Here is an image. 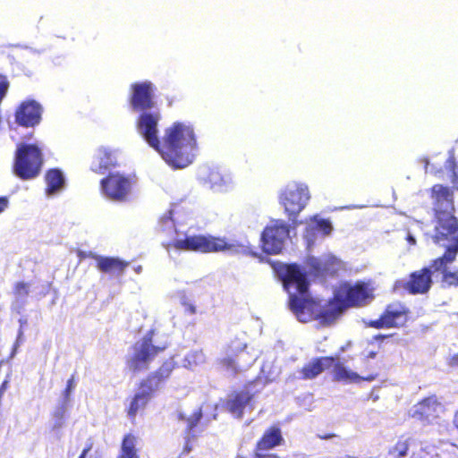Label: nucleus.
I'll return each instance as SVG.
<instances>
[{"mask_svg":"<svg viewBox=\"0 0 458 458\" xmlns=\"http://www.w3.org/2000/svg\"><path fill=\"white\" fill-rule=\"evenodd\" d=\"M158 110L139 114L136 128L145 141L154 148L164 161L174 169H182L194 159L197 140L193 128L181 122H174L165 130L162 140L158 137Z\"/></svg>","mask_w":458,"mask_h":458,"instance_id":"nucleus-1","label":"nucleus"},{"mask_svg":"<svg viewBox=\"0 0 458 458\" xmlns=\"http://www.w3.org/2000/svg\"><path fill=\"white\" fill-rule=\"evenodd\" d=\"M434 212V233L432 240L458 237V218L454 216V188L441 183L429 190Z\"/></svg>","mask_w":458,"mask_h":458,"instance_id":"nucleus-2","label":"nucleus"},{"mask_svg":"<svg viewBox=\"0 0 458 458\" xmlns=\"http://www.w3.org/2000/svg\"><path fill=\"white\" fill-rule=\"evenodd\" d=\"M174 367V361L165 360L156 370L140 380L139 391L127 398L125 411L131 421H134L136 416L145 410L154 394L168 380Z\"/></svg>","mask_w":458,"mask_h":458,"instance_id":"nucleus-3","label":"nucleus"},{"mask_svg":"<svg viewBox=\"0 0 458 458\" xmlns=\"http://www.w3.org/2000/svg\"><path fill=\"white\" fill-rule=\"evenodd\" d=\"M330 367H333V377L337 382L350 384L361 381L372 382L377 379V375L373 372L366 376H359L358 373L347 369L341 361L333 356H322L311 360L301 368V377L305 380L313 379Z\"/></svg>","mask_w":458,"mask_h":458,"instance_id":"nucleus-4","label":"nucleus"},{"mask_svg":"<svg viewBox=\"0 0 458 458\" xmlns=\"http://www.w3.org/2000/svg\"><path fill=\"white\" fill-rule=\"evenodd\" d=\"M43 164V153L36 144L17 145L12 170L19 179L30 181L37 178L41 173Z\"/></svg>","mask_w":458,"mask_h":458,"instance_id":"nucleus-5","label":"nucleus"},{"mask_svg":"<svg viewBox=\"0 0 458 458\" xmlns=\"http://www.w3.org/2000/svg\"><path fill=\"white\" fill-rule=\"evenodd\" d=\"M165 248L167 250L173 248L178 250L210 253L230 250L234 248V244L225 237L210 234H194L186 236L182 240L168 242L165 244Z\"/></svg>","mask_w":458,"mask_h":458,"instance_id":"nucleus-6","label":"nucleus"},{"mask_svg":"<svg viewBox=\"0 0 458 458\" xmlns=\"http://www.w3.org/2000/svg\"><path fill=\"white\" fill-rule=\"evenodd\" d=\"M276 276L282 282L285 291L299 295L307 294L310 283L307 273L296 263L285 264L280 261H268Z\"/></svg>","mask_w":458,"mask_h":458,"instance_id":"nucleus-7","label":"nucleus"},{"mask_svg":"<svg viewBox=\"0 0 458 458\" xmlns=\"http://www.w3.org/2000/svg\"><path fill=\"white\" fill-rule=\"evenodd\" d=\"M433 242L445 251L442 256L433 259L430 267L434 273L442 275V283L447 286H458V269L449 271L448 266L458 255V237L433 240Z\"/></svg>","mask_w":458,"mask_h":458,"instance_id":"nucleus-8","label":"nucleus"},{"mask_svg":"<svg viewBox=\"0 0 458 458\" xmlns=\"http://www.w3.org/2000/svg\"><path fill=\"white\" fill-rule=\"evenodd\" d=\"M247 348V343L242 339L238 337L232 339L226 345V355L219 359L218 364L233 376L249 369L255 361V358Z\"/></svg>","mask_w":458,"mask_h":458,"instance_id":"nucleus-9","label":"nucleus"},{"mask_svg":"<svg viewBox=\"0 0 458 458\" xmlns=\"http://www.w3.org/2000/svg\"><path fill=\"white\" fill-rule=\"evenodd\" d=\"M310 199L308 186L294 183L287 186L279 196V202L284 207V213L294 226L298 225L296 218L303 210Z\"/></svg>","mask_w":458,"mask_h":458,"instance_id":"nucleus-10","label":"nucleus"},{"mask_svg":"<svg viewBox=\"0 0 458 458\" xmlns=\"http://www.w3.org/2000/svg\"><path fill=\"white\" fill-rule=\"evenodd\" d=\"M133 181L125 174L110 172L100 180L102 195L115 202H124L131 193Z\"/></svg>","mask_w":458,"mask_h":458,"instance_id":"nucleus-11","label":"nucleus"},{"mask_svg":"<svg viewBox=\"0 0 458 458\" xmlns=\"http://www.w3.org/2000/svg\"><path fill=\"white\" fill-rule=\"evenodd\" d=\"M154 330H149L143 336L139 346L134 347L133 354L127 360V367L134 373L146 370L157 355L165 349V346L153 344Z\"/></svg>","mask_w":458,"mask_h":458,"instance_id":"nucleus-12","label":"nucleus"},{"mask_svg":"<svg viewBox=\"0 0 458 458\" xmlns=\"http://www.w3.org/2000/svg\"><path fill=\"white\" fill-rule=\"evenodd\" d=\"M410 313L409 308L404 303L394 301L385 307L377 318L366 322V326L375 329L399 328L405 326Z\"/></svg>","mask_w":458,"mask_h":458,"instance_id":"nucleus-13","label":"nucleus"},{"mask_svg":"<svg viewBox=\"0 0 458 458\" xmlns=\"http://www.w3.org/2000/svg\"><path fill=\"white\" fill-rule=\"evenodd\" d=\"M335 294L345 310L364 307L374 298L373 289L362 281H358L354 284H344Z\"/></svg>","mask_w":458,"mask_h":458,"instance_id":"nucleus-14","label":"nucleus"},{"mask_svg":"<svg viewBox=\"0 0 458 458\" xmlns=\"http://www.w3.org/2000/svg\"><path fill=\"white\" fill-rule=\"evenodd\" d=\"M285 440L279 424L267 427L257 440L251 458H281L271 450L284 445Z\"/></svg>","mask_w":458,"mask_h":458,"instance_id":"nucleus-15","label":"nucleus"},{"mask_svg":"<svg viewBox=\"0 0 458 458\" xmlns=\"http://www.w3.org/2000/svg\"><path fill=\"white\" fill-rule=\"evenodd\" d=\"M289 226L282 220H274L261 233V248L265 253L279 254L284 249V241L289 236Z\"/></svg>","mask_w":458,"mask_h":458,"instance_id":"nucleus-16","label":"nucleus"},{"mask_svg":"<svg viewBox=\"0 0 458 458\" xmlns=\"http://www.w3.org/2000/svg\"><path fill=\"white\" fill-rule=\"evenodd\" d=\"M130 105L134 112H150L156 107L154 88L150 81L135 82L131 85Z\"/></svg>","mask_w":458,"mask_h":458,"instance_id":"nucleus-17","label":"nucleus"},{"mask_svg":"<svg viewBox=\"0 0 458 458\" xmlns=\"http://www.w3.org/2000/svg\"><path fill=\"white\" fill-rule=\"evenodd\" d=\"M289 308L301 322L316 320L318 303L312 298L296 293H290Z\"/></svg>","mask_w":458,"mask_h":458,"instance_id":"nucleus-18","label":"nucleus"},{"mask_svg":"<svg viewBox=\"0 0 458 458\" xmlns=\"http://www.w3.org/2000/svg\"><path fill=\"white\" fill-rule=\"evenodd\" d=\"M43 108L34 99H26L17 107L14 116L15 122L23 127H34L41 121Z\"/></svg>","mask_w":458,"mask_h":458,"instance_id":"nucleus-19","label":"nucleus"},{"mask_svg":"<svg viewBox=\"0 0 458 458\" xmlns=\"http://www.w3.org/2000/svg\"><path fill=\"white\" fill-rule=\"evenodd\" d=\"M251 383H248L241 390L232 392L225 402V410L237 419L242 418L244 409L248 405L252 406L255 393L248 389Z\"/></svg>","mask_w":458,"mask_h":458,"instance_id":"nucleus-20","label":"nucleus"},{"mask_svg":"<svg viewBox=\"0 0 458 458\" xmlns=\"http://www.w3.org/2000/svg\"><path fill=\"white\" fill-rule=\"evenodd\" d=\"M431 267H422L410 274L409 279L404 283L403 288L411 294L427 293L432 285Z\"/></svg>","mask_w":458,"mask_h":458,"instance_id":"nucleus-21","label":"nucleus"},{"mask_svg":"<svg viewBox=\"0 0 458 458\" xmlns=\"http://www.w3.org/2000/svg\"><path fill=\"white\" fill-rule=\"evenodd\" d=\"M441 409L442 404L438 398L436 394H432L423 398L414 405L411 417L429 423L438 418Z\"/></svg>","mask_w":458,"mask_h":458,"instance_id":"nucleus-22","label":"nucleus"},{"mask_svg":"<svg viewBox=\"0 0 458 458\" xmlns=\"http://www.w3.org/2000/svg\"><path fill=\"white\" fill-rule=\"evenodd\" d=\"M344 305L339 300L336 294L327 301L326 304L318 308L316 320L322 327L333 325L345 311Z\"/></svg>","mask_w":458,"mask_h":458,"instance_id":"nucleus-23","label":"nucleus"},{"mask_svg":"<svg viewBox=\"0 0 458 458\" xmlns=\"http://www.w3.org/2000/svg\"><path fill=\"white\" fill-rule=\"evenodd\" d=\"M96 261V267L100 272L117 276L123 275L130 265V262L116 257L97 256Z\"/></svg>","mask_w":458,"mask_h":458,"instance_id":"nucleus-24","label":"nucleus"},{"mask_svg":"<svg viewBox=\"0 0 458 458\" xmlns=\"http://www.w3.org/2000/svg\"><path fill=\"white\" fill-rule=\"evenodd\" d=\"M46 182L45 192L50 196L60 191L65 183V179L62 171L58 168L47 170L44 176Z\"/></svg>","mask_w":458,"mask_h":458,"instance_id":"nucleus-25","label":"nucleus"},{"mask_svg":"<svg viewBox=\"0 0 458 458\" xmlns=\"http://www.w3.org/2000/svg\"><path fill=\"white\" fill-rule=\"evenodd\" d=\"M98 166L93 169L97 174H104L118 165L114 152L106 148H100L98 150Z\"/></svg>","mask_w":458,"mask_h":458,"instance_id":"nucleus-26","label":"nucleus"},{"mask_svg":"<svg viewBox=\"0 0 458 458\" xmlns=\"http://www.w3.org/2000/svg\"><path fill=\"white\" fill-rule=\"evenodd\" d=\"M138 437L132 433L123 435L119 454L116 458H140L136 447Z\"/></svg>","mask_w":458,"mask_h":458,"instance_id":"nucleus-27","label":"nucleus"},{"mask_svg":"<svg viewBox=\"0 0 458 458\" xmlns=\"http://www.w3.org/2000/svg\"><path fill=\"white\" fill-rule=\"evenodd\" d=\"M307 233H315L320 232L324 235H327L332 231V225L327 219H319L317 216L310 218V222L306 228Z\"/></svg>","mask_w":458,"mask_h":458,"instance_id":"nucleus-28","label":"nucleus"},{"mask_svg":"<svg viewBox=\"0 0 458 458\" xmlns=\"http://www.w3.org/2000/svg\"><path fill=\"white\" fill-rule=\"evenodd\" d=\"M410 439L401 437L397 442L388 450L392 458H403L408 454L410 449Z\"/></svg>","mask_w":458,"mask_h":458,"instance_id":"nucleus-29","label":"nucleus"},{"mask_svg":"<svg viewBox=\"0 0 458 458\" xmlns=\"http://www.w3.org/2000/svg\"><path fill=\"white\" fill-rule=\"evenodd\" d=\"M202 410L201 408H198L197 410H195L192 414H191L187 420H186V423H187V427H186V432L189 433V434H192L195 428L197 427V425L199 424V422L200 421V420L202 419Z\"/></svg>","mask_w":458,"mask_h":458,"instance_id":"nucleus-30","label":"nucleus"},{"mask_svg":"<svg viewBox=\"0 0 458 458\" xmlns=\"http://www.w3.org/2000/svg\"><path fill=\"white\" fill-rule=\"evenodd\" d=\"M30 286L29 283L17 282L13 286V294L18 298L27 297L30 293Z\"/></svg>","mask_w":458,"mask_h":458,"instance_id":"nucleus-31","label":"nucleus"},{"mask_svg":"<svg viewBox=\"0 0 458 458\" xmlns=\"http://www.w3.org/2000/svg\"><path fill=\"white\" fill-rule=\"evenodd\" d=\"M208 180L212 187L216 185H222L225 182L224 177L216 171H210L208 176Z\"/></svg>","mask_w":458,"mask_h":458,"instance_id":"nucleus-32","label":"nucleus"},{"mask_svg":"<svg viewBox=\"0 0 458 458\" xmlns=\"http://www.w3.org/2000/svg\"><path fill=\"white\" fill-rule=\"evenodd\" d=\"M75 387L74 376L72 375L66 383V386L63 391V397L65 403L69 402L70 394Z\"/></svg>","mask_w":458,"mask_h":458,"instance_id":"nucleus-33","label":"nucleus"},{"mask_svg":"<svg viewBox=\"0 0 458 458\" xmlns=\"http://www.w3.org/2000/svg\"><path fill=\"white\" fill-rule=\"evenodd\" d=\"M363 365L365 367V370H364L365 374L363 376H366L367 374L373 372L377 375V377H378V373L377 372L376 366L371 365L369 361L368 364L363 363Z\"/></svg>","mask_w":458,"mask_h":458,"instance_id":"nucleus-34","label":"nucleus"},{"mask_svg":"<svg viewBox=\"0 0 458 458\" xmlns=\"http://www.w3.org/2000/svg\"><path fill=\"white\" fill-rule=\"evenodd\" d=\"M93 448V443H89L84 448L83 450L81 451V454L79 455L78 458H86L88 454L91 451V449Z\"/></svg>","mask_w":458,"mask_h":458,"instance_id":"nucleus-35","label":"nucleus"},{"mask_svg":"<svg viewBox=\"0 0 458 458\" xmlns=\"http://www.w3.org/2000/svg\"><path fill=\"white\" fill-rule=\"evenodd\" d=\"M448 365L452 368H458V352L450 357Z\"/></svg>","mask_w":458,"mask_h":458,"instance_id":"nucleus-36","label":"nucleus"},{"mask_svg":"<svg viewBox=\"0 0 458 458\" xmlns=\"http://www.w3.org/2000/svg\"><path fill=\"white\" fill-rule=\"evenodd\" d=\"M393 335H394V334H389V335H381V334H379V335H377L374 336V340L378 342V343H381L385 339H386L388 337H391Z\"/></svg>","mask_w":458,"mask_h":458,"instance_id":"nucleus-37","label":"nucleus"},{"mask_svg":"<svg viewBox=\"0 0 458 458\" xmlns=\"http://www.w3.org/2000/svg\"><path fill=\"white\" fill-rule=\"evenodd\" d=\"M337 436L334 433H328V434H318V437L323 440H327L330 438L336 437Z\"/></svg>","mask_w":458,"mask_h":458,"instance_id":"nucleus-38","label":"nucleus"},{"mask_svg":"<svg viewBox=\"0 0 458 458\" xmlns=\"http://www.w3.org/2000/svg\"><path fill=\"white\" fill-rule=\"evenodd\" d=\"M377 356V352H370L363 360H362V363H366L368 364L369 361V359H375Z\"/></svg>","mask_w":458,"mask_h":458,"instance_id":"nucleus-39","label":"nucleus"},{"mask_svg":"<svg viewBox=\"0 0 458 458\" xmlns=\"http://www.w3.org/2000/svg\"><path fill=\"white\" fill-rule=\"evenodd\" d=\"M7 203L5 198H0V213L7 207Z\"/></svg>","mask_w":458,"mask_h":458,"instance_id":"nucleus-40","label":"nucleus"},{"mask_svg":"<svg viewBox=\"0 0 458 458\" xmlns=\"http://www.w3.org/2000/svg\"><path fill=\"white\" fill-rule=\"evenodd\" d=\"M407 241L411 243V244H415L416 243V241L414 239V237L411 234H409L407 236Z\"/></svg>","mask_w":458,"mask_h":458,"instance_id":"nucleus-41","label":"nucleus"},{"mask_svg":"<svg viewBox=\"0 0 458 458\" xmlns=\"http://www.w3.org/2000/svg\"><path fill=\"white\" fill-rule=\"evenodd\" d=\"M454 424L455 428L458 430V411L454 415Z\"/></svg>","mask_w":458,"mask_h":458,"instance_id":"nucleus-42","label":"nucleus"},{"mask_svg":"<svg viewBox=\"0 0 458 458\" xmlns=\"http://www.w3.org/2000/svg\"><path fill=\"white\" fill-rule=\"evenodd\" d=\"M178 417H179V420H184V421H186V420H187V418H188V417H186L184 414H182V413H181V414H179V416H178Z\"/></svg>","mask_w":458,"mask_h":458,"instance_id":"nucleus-43","label":"nucleus"},{"mask_svg":"<svg viewBox=\"0 0 458 458\" xmlns=\"http://www.w3.org/2000/svg\"><path fill=\"white\" fill-rule=\"evenodd\" d=\"M235 458H246V457H244L242 455H237Z\"/></svg>","mask_w":458,"mask_h":458,"instance_id":"nucleus-44","label":"nucleus"}]
</instances>
